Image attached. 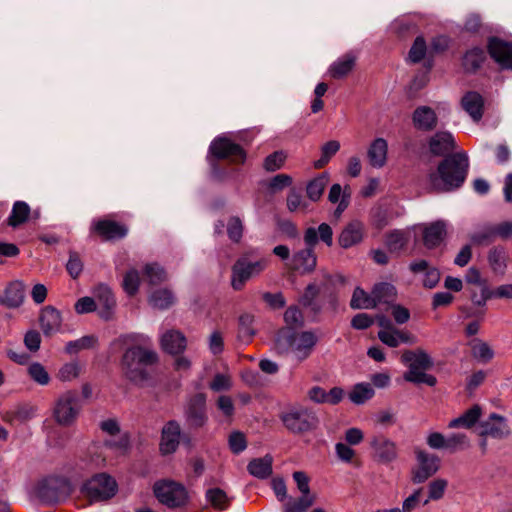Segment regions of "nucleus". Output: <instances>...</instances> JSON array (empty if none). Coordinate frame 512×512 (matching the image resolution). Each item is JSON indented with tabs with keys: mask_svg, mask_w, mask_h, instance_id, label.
I'll use <instances>...</instances> for the list:
<instances>
[{
	"mask_svg": "<svg viewBox=\"0 0 512 512\" xmlns=\"http://www.w3.org/2000/svg\"><path fill=\"white\" fill-rule=\"evenodd\" d=\"M62 485L63 482L57 478H47L38 483L35 494L42 503L53 504L61 499Z\"/></svg>",
	"mask_w": 512,
	"mask_h": 512,
	"instance_id": "dca6fc26",
	"label": "nucleus"
},
{
	"mask_svg": "<svg viewBox=\"0 0 512 512\" xmlns=\"http://www.w3.org/2000/svg\"><path fill=\"white\" fill-rule=\"evenodd\" d=\"M286 159V154L283 151H276L265 158L264 168L267 171H276L280 169Z\"/></svg>",
	"mask_w": 512,
	"mask_h": 512,
	"instance_id": "13d9d810",
	"label": "nucleus"
},
{
	"mask_svg": "<svg viewBox=\"0 0 512 512\" xmlns=\"http://www.w3.org/2000/svg\"><path fill=\"white\" fill-rule=\"evenodd\" d=\"M228 443L231 451L235 454L241 453L247 447L245 435L238 431L230 434Z\"/></svg>",
	"mask_w": 512,
	"mask_h": 512,
	"instance_id": "052dcab7",
	"label": "nucleus"
},
{
	"mask_svg": "<svg viewBox=\"0 0 512 512\" xmlns=\"http://www.w3.org/2000/svg\"><path fill=\"white\" fill-rule=\"evenodd\" d=\"M272 463V456L267 454L264 457L251 460L247 470L252 476L265 479L272 474Z\"/></svg>",
	"mask_w": 512,
	"mask_h": 512,
	"instance_id": "473e14b6",
	"label": "nucleus"
},
{
	"mask_svg": "<svg viewBox=\"0 0 512 512\" xmlns=\"http://www.w3.org/2000/svg\"><path fill=\"white\" fill-rule=\"evenodd\" d=\"M317 343L318 336L312 331L295 332L282 328L277 333L274 349L279 355H291L302 362L312 354Z\"/></svg>",
	"mask_w": 512,
	"mask_h": 512,
	"instance_id": "7ed1b4c3",
	"label": "nucleus"
},
{
	"mask_svg": "<svg viewBox=\"0 0 512 512\" xmlns=\"http://www.w3.org/2000/svg\"><path fill=\"white\" fill-rule=\"evenodd\" d=\"M481 415H482L481 407L477 404L473 405L471 408L466 410L459 417L452 419L448 423V427L451 429H456V428L470 429L478 422Z\"/></svg>",
	"mask_w": 512,
	"mask_h": 512,
	"instance_id": "c756f323",
	"label": "nucleus"
},
{
	"mask_svg": "<svg viewBox=\"0 0 512 512\" xmlns=\"http://www.w3.org/2000/svg\"><path fill=\"white\" fill-rule=\"evenodd\" d=\"M350 306L353 309H373L376 307L373 291L368 294L363 289L357 287L352 295Z\"/></svg>",
	"mask_w": 512,
	"mask_h": 512,
	"instance_id": "e433bc0d",
	"label": "nucleus"
},
{
	"mask_svg": "<svg viewBox=\"0 0 512 512\" xmlns=\"http://www.w3.org/2000/svg\"><path fill=\"white\" fill-rule=\"evenodd\" d=\"M284 320L289 326H301L303 324V314L298 307L291 306L285 311Z\"/></svg>",
	"mask_w": 512,
	"mask_h": 512,
	"instance_id": "e2e57ef3",
	"label": "nucleus"
},
{
	"mask_svg": "<svg viewBox=\"0 0 512 512\" xmlns=\"http://www.w3.org/2000/svg\"><path fill=\"white\" fill-rule=\"evenodd\" d=\"M488 51L502 69L512 70V42L492 37L488 41Z\"/></svg>",
	"mask_w": 512,
	"mask_h": 512,
	"instance_id": "4468645a",
	"label": "nucleus"
},
{
	"mask_svg": "<svg viewBox=\"0 0 512 512\" xmlns=\"http://www.w3.org/2000/svg\"><path fill=\"white\" fill-rule=\"evenodd\" d=\"M97 343V338L93 335L83 336L77 340L69 341L65 350L68 354H76L81 350L93 348Z\"/></svg>",
	"mask_w": 512,
	"mask_h": 512,
	"instance_id": "de8ad7c7",
	"label": "nucleus"
},
{
	"mask_svg": "<svg viewBox=\"0 0 512 512\" xmlns=\"http://www.w3.org/2000/svg\"><path fill=\"white\" fill-rule=\"evenodd\" d=\"M396 334L397 328L382 329L378 332V338L385 345L395 348L399 346V341Z\"/></svg>",
	"mask_w": 512,
	"mask_h": 512,
	"instance_id": "774afa93",
	"label": "nucleus"
},
{
	"mask_svg": "<svg viewBox=\"0 0 512 512\" xmlns=\"http://www.w3.org/2000/svg\"><path fill=\"white\" fill-rule=\"evenodd\" d=\"M463 109L474 121H479L483 116V97L474 91L467 92L461 100Z\"/></svg>",
	"mask_w": 512,
	"mask_h": 512,
	"instance_id": "c85d7f7f",
	"label": "nucleus"
},
{
	"mask_svg": "<svg viewBox=\"0 0 512 512\" xmlns=\"http://www.w3.org/2000/svg\"><path fill=\"white\" fill-rule=\"evenodd\" d=\"M101 429L111 435L112 437H116L110 440L105 441V445L115 449L119 452H125L129 446V439L126 434L118 435L120 432L119 425L116 420L108 419L101 422Z\"/></svg>",
	"mask_w": 512,
	"mask_h": 512,
	"instance_id": "412c9836",
	"label": "nucleus"
},
{
	"mask_svg": "<svg viewBox=\"0 0 512 512\" xmlns=\"http://www.w3.org/2000/svg\"><path fill=\"white\" fill-rule=\"evenodd\" d=\"M91 229L104 240L121 239L128 233V228L124 224L109 219L94 221Z\"/></svg>",
	"mask_w": 512,
	"mask_h": 512,
	"instance_id": "f3484780",
	"label": "nucleus"
},
{
	"mask_svg": "<svg viewBox=\"0 0 512 512\" xmlns=\"http://www.w3.org/2000/svg\"><path fill=\"white\" fill-rule=\"evenodd\" d=\"M315 497L311 494H302L298 499H290L284 504L285 512H305L313 505Z\"/></svg>",
	"mask_w": 512,
	"mask_h": 512,
	"instance_id": "a18cd8bd",
	"label": "nucleus"
},
{
	"mask_svg": "<svg viewBox=\"0 0 512 512\" xmlns=\"http://www.w3.org/2000/svg\"><path fill=\"white\" fill-rule=\"evenodd\" d=\"M81 411L78 393L68 390L62 393L54 406V417L58 424L69 426L73 424Z\"/></svg>",
	"mask_w": 512,
	"mask_h": 512,
	"instance_id": "423d86ee",
	"label": "nucleus"
},
{
	"mask_svg": "<svg viewBox=\"0 0 512 512\" xmlns=\"http://www.w3.org/2000/svg\"><path fill=\"white\" fill-rule=\"evenodd\" d=\"M470 345L472 356L479 362L487 363L494 357V351L491 347L480 339L472 340Z\"/></svg>",
	"mask_w": 512,
	"mask_h": 512,
	"instance_id": "37998d69",
	"label": "nucleus"
},
{
	"mask_svg": "<svg viewBox=\"0 0 512 512\" xmlns=\"http://www.w3.org/2000/svg\"><path fill=\"white\" fill-rule=\"evenodd\" d=\"M149 303L156 309H167L174 303V296L168 289H159L149 296Z\"/></svg>",
	"mask_w": 512,
	"mask_h": 512,
	"instance_id": "a19ab883",
	"label": "nucleus"
},
{
	"mask_svg": "<svg viewBox=\"0 0 512 512\" xmlns=\"http://www.w3.org/2000/svg\"><path fill=\"white\" fill-rule=\"evenodd\" d=\"M376 306L378 304H390L395 300L396 288L389 283H378L373 287Z\"/></svg>",
	"mask_w": 512,
	"mask_h": 512,
	"instance_id": "58836bf2",
	"label": "nucleus"
},
{
	"mask_svg": "<svg viewBox=\"0 0 512 512\" xmlns=\"http://www.w3.org/2000/svg\"><path fill=\"white\" fill-rule=\"evenodd\" d=\"M412 122L417 130L428 132L436 128L438 118L432 108L428 106H419L412 114Z\"/></svg>",
	"mask_w": 512,
	"mask_h": 512,
	"instance_id": "4be33fe9",
	"label": "nucleus"
},
{
	"mask_svg": "<svg viewBox=\"0 0 512 512\" xmlns=\"http://www.w3.org/2000/svg\"><path fill=\"white\" fill-rule=\"evenodd\" d=\"M416 458L418 466L412 472V481L415 484H421L439 470L440 459L425 451H418Z\"/></svg>",
	"mask_w": 512,
	"mask_h": 512,
	"instance_id": "9b49d317",
	"label": "nucleus"
},
{
	"mask_svg": "<svg viewBox=\"0 0 512 512\" xmlns=\"http://www.w3.org/2000/svg\"><path fill=\"white\" fill-rule=\"evenodd\" d=\"M39 324L46 336H50L58 332L62 324L60 312L53 306L44 307L40 312Z\"/></svg>",
	"mask_w": 512,
	"mask_h": 512,
	"instance_id": "b1692460",
	"label": "nucleus"
},
{
	"mask_svg": "<svg viewBox=\"0 0 512 512\" xmlns=\"http://www.w3.org/2000/svg\"><path fill=\"white\" fill-rule=\"evenodd\" d=\"M328 183L329 175L327 173H322L312 179L306 187L308 198L314 202L318 201L321 198Z\"/></svg>",
	"mask_w": 512,
	"mask_h": 512,
	"instance_id": "72a5a7b5",
	"label": "nucleus"
},
{
	"mask_svg": "<svg viewBox=\"0 0 512 512\" xmlns=\"http://www.w3.org/2000/svg\"><path fill=\"white\" fill-rule=\"evenodd\" d=\"M66 268L70 276L76 279L83 270V263L76 252H70Z\"/></svg>",
	"mask_w": 512,
	"mask_h": 512,
	"instance_id": "680f3d73",
	"label": "nucleus"
},
{
	"mask_svg": "<svg viewBox=\"0 0 512 512\" xmlns=\"http://www.w3.org/2000/svg\"><path fill=\"white\" fill-rule=\"evenodd\" d=\"M470 447V440L464 433H451L446 436V450L450 453Z\"/></svg>",
	"mask_w": 512,
	"mask_h": 512,
	"instance_id": "49530a36",
	"label": "nucleus"
},
{
	"mask_svg": "<svg viewBox=\"0 0 512 512\" xmlns=\"http://www.w3.org/2000/svg\"><path fill=\"white\" fill-rule=\"evenodd\" d=\"M186 420L191 427H202L207 420L206 396L198 393L190 398L186 408Z\"/></svg>",
	"mask_w": 512,
	"mask_h": 512,
	"instance_id": "2eb2a0df",
	"label": "nucleus"
},
{
	"mask_svg": "<svg viewBox=\"0 0 512 512\" xmlns=\"http://www.w3.org/2000/svg\"><path fill=\"white\" fill-rule=\"evenodd\" d=\"M144 277L151 285H156L166 280V272L156 263L147 264L144 269Z\"/></svg>",
	"mask_w": 512,
	"mask_h": 512,
	"instance_id": "09e8293b",
	"label": "nucleus"
},
{
	"mask_svg": "<svg viewBox=\"0 0 512 512\" xmlns=\"http://www.w3.org/2000/svg\"><path fill=\"white\" fill-rule=\"evenodd\" d=\"M321 240L328 247L333 244V230L327 223H321L318 228L309 227L304 233V242L306 248L296 251L290 261L289 268L306 274L312 272L317 265V257L314 253V247Z\"/></svg>",
	"mask_w": 512,
	"mask_h": 512,
	"instance_id": "f03ea898",
	"label": "nucleus"
},
{
	"mask_svg": "<svg viewBox=\"0 0 512 512\" xmlns=\"http://www.w3.org/2000/svg\"><path fill=\"white\" fill-rule=\"evenodd\" d=\"M244 231L243 221L238 216H232L227 222V234L231 241L238 243Z\"/></svg>",
	"mask_w": 512,
	"mask_h": 512,
	"instance_id": "5fc2aeb1",
	"label": "nucleus"
},
{
	"mask_svg": "<svg viewBox=\"0 0 512 512\" xmlns=\"http://www.w3.org/2000/svg\"><path fill=\"white\" fill-rule=\"evenodd\" d=\"M93 295L99 304L104 307V311L101 312V316L108 319L110 317L111 310L116 304L110 287L105 284H99L93 289Z\"/></svg>",
	"mask_w": 512,
	"mask_h": 512,
	"instance_id": "7c9ffc66",
	"label": "nucleus"
},
{
	"mask_svg": "<svg viewBox=\"0 0 512 512\" xmlns=\"http://www.w3.org/2000/svg\"><path fill=\"white\" fill-rule=\"evenodd\" d=\"M486 59L484 49L474 47L468 50L463 57V67L466 71L474 72L480 68Z\"/></svg>",
	"mask_w": 512,
	"mask_h": 512,
	"instance_id": "f704fd0d",
	"label": "nucleus"
},
{
	"mask_svg": "<svg viewBox=\"0 0 512 512\" xmlns=\"http://www.w3.org/2000/svg\"><path fill=\"white\" fill-rule=\"evenodd\" d=\"M388 143L384 138H376L369 146L367 157L374 168H382L387 161Z\"/></svg>",
	"mask_w": 512,
	"mask_h": 512,
	"instance_id": "cd10ccee",
	"label": "nucleus"
},
{
	"mask_svg": "<svg viewBox=\"0 0 512 512\" xmlns=\"http://www.w3.org/2000/svg\"><path fill=\"white\" fill-rule=\"evenodd\" d=\"M280 419L285 428L293 434L310 432L318 425L315 412L305 407H294L282 413Z\"/></svg>",
	"mask_w": 512,
	"mask_h": 512,
	"instance_id": "39448f33",
	"label": "nucleus"
},
{
	"mask_svg": "<svg viewBox=\"0 0 512 512\" xmlns=\"http://www.w3.org/2000/svg\"><path fill=\"white\" fill-rule=\"evenodd\" d=\"M158 361L157 353L149 348L134 346L127 349L121 360L124 375L132 382L141 384L149 377L148 367Z\"/></svg>",
	"mask_w": 512,
	"mask_h": 512,
	"instance_id": "20e7f679",
	"label": "nucleus"
},
{
	"mask_svg": "<svg viewBox=\"0 0 512 512\" xmlns=\"http://www.w3.org/2000/svg\"><path fill=\"white\" fill-rule=\"evenodd\" d=\"M181 437V428L178 422H167L161 432L160 452L163 455L172 454L178 448Z\"/></svg>",
	"mask_w": 512,
	"mask_h": 512,
	"instance_id": "a211bd4d",
	"label": "nucleus"
},
{
	"mask_svg": "<svg viewBox=\"0 0 512 512\" xmlns=\"http://www.w3.org/2000/svg\"><path fill=\"white\" fill-rule=\"evenodd\" d=\"M426 54V42L423 37H417L409 51L408 59L417 63L421 61Z\"/></svg>",
	"mask_w": 512,
	"mask_h": 512,
	"instance_id": "4d7b16f0",
	"label": "nucleus"
},
{
	"mask_svg": "<svg viewBox=\"0 0 512 512\" xmlns=\"http://www.w3.org/2000/svg\"><path fill=\"white\" fill-rule=\"evenodd\" d=\"M401 360L405 365H408L409 368H417V369H428L432 366V361L430 356L423 350L405 351Z\"/></svg>",
	"mask_w": 512,
	"mask_h": 512,
	"instance_id": "2f4dec72",
	"label": "nucleus"
},
{
	"mask_svg": "<svg viewBox=\"0 0 512 512\" xmlns=\"http://www.w3.org/2000/svg\"><path fill=\"white\" fill-rule=\"evenodd\" d=\"M81 367L77 362H69L61 366L57 378L62 382H71L79 377Z\"/></svg>",
	"mask_w": 512,
	"mask_h": 512,
	"instance_id": "8fccbe9b",
	"label": "nucleus"
},
{
	"mask_svg": "<svg viewBox=\"0 0 512 512\" xmlns=\"http://www.w3.org/2000/svg\"><path fill=\"white\" fill-rule=\"evenodd\" d=\"M27 374L30 379L40 386L50 383L51 377L47 369L39 362H32L27 367Z\"/></svg>",
	"mask_w": 512,
	"mask_h": 512,
	"instance_id": "79ce46f5",
	"label": "nucleus"
},
{
	"mask_svg": "<svg viewBox=\"0 0 512 512\" xmlns=\"http://www.w3.org/2000/svg\"><path fill=\"white\" fill-rule=\"evenodd\" d=\"M364 235V225L357 220L348 223L341 231L338 242L342 248H350L359 244Z\"/></svg>",
	"mask_w": 512,
	"mask_h": 512,
	"instance_id": "393cba45",
	"label": "nucleus"
},
{
	"mask_svg": "<svg viewBox=\"0 0 512 512\" xmlns=\"http://www.w3.org/2000/svg\"><path fill=\"white\" fill-rule=\"evenodd\" d=\"M25 297V286L20 280L10 282L4 289L2 295H0V303L9 307H19Z\"/></svg>",
	"mask_w": 512,
	"mask_h": 512,
	"instance_id": "5701e85b",
	"label": "nucleus"
},
{
	"mask_svg": "<svg viewBox=\"0 0 512 512\" xmlns=\"http://www.w3.org/2000/svg\"><path fill=\"white\" fill-rule=\"evenodd\" d=\"M208 347L213 355L221 354L224 350L223 335L220 331L215 330L208 339Z\"/></svg>",
	"mask_w": 512,
	"mask_h": 512,
	"instance_id": "0e129e2a",
	"label": "nucleus"
},
{
	"mask_svg": "<svg viewBox=\"0 0 512 512\" xmlns=\"http://www.w3.org/2000/svg\"><path fill=\"white\" fill-rule=\"evenodd\" d=\"M447 485V481L445 479L440 478L430 482L428 486V498L423 502V504L426 505L431 500L441 499L445 493Z\"/></svg>",
	"mask_w": 512,
	"mask_h": 512,
	"instance_id": "603ef678",
	"label": "nucleus"
},
{
	"mask_svg": "<svg viewBox=\"0 0 512 512\" xmlns=\"http://www.w3.org/2000/svg\"><path fill=\"white\" fill-rule=\"evenodd\" d=\"M140 284V276L137 270L130 269L126 272L123 278L122 286L124 291L133 296L137 293Z\"/></svg>",
	"mask_w": 512,
	"mask_h": 512,
	"instance_id": "3c124183",
	"label": "nucleus"
},
{
	"mask_svg": "<svg viewBox=\"0 0 512 512\" xmlns=\"http://www.w3.org/2000/svg\"><path fill=\"white\" fill-rule=\"evenodd\" d=\"M423 244L427 249H434L441 245L447 234V224L443 220L420 224Z\"/></svg>",
	"mask_w": 512,
	"mask_h": 512,
	"instance_id": "ddd939ff",
	"label": "nucleus"
},
{
	"mask_svg": "<svg viewBox=\"0 0 512 512\" xmlns=\"http://www.w3.org/2000/svg\"><path fill=\"white\" fill-rule=\"evenodd\" d=\"M160 344L165 352L179 355L186 349L187 339L182 332L171 329L161 334Z\"/></svg>",
	"mask_w": 512,
	"mask_h": 512,
	"instance_id": "aec40b11",
	"label": "nucleus"
},
{
	"mask_svg": "<svg viewBox=\"0 0 512 512\" xmlns=\"http://www.w3.org/2000/svg\"><path fill=\"white\" fill-rule=\"evenodd\" d=\"M206 498L216 509L223 510L228 506L227 495L219 488L209 489L206 493Z\"/></svg>",
	"mask_w": 512,
	"mask_h": 512,
	"instance_id": "6e6d98bb",
	"label": "nucleus"
},
{
	"mask_svg": "<svg viewBox=\"0 0 512 512\" xmlns=\"http://www.w3.org/2000/svg\"><path fill=\"white\" fill-rule=\"evenodd\" d=\"M374 396V390L369 383H358L354 385L348 394L349 400L357 405L364 404Z\"/></svg>",
	"mask_w": 512,
	"mask_h": 512,
	"instance_id": "4c0bfd02",
	"label": "nucleus"
},
{
	"mask_svg": "<svg viewBox=\"0 0 512 512\" xmlns=\"http://www.w3.org/2000/svg\"><path fill=\"white\" fill-rule=\"evenodd\" d=\"M269 260L262 258L250 262L246 258H240L232 268L231 284L235 290H241L245 283L252 277L259 275L268 266Z\"/></svg>",
	"mask_w": 512,
	"mask_h": 512,
	"instance_id": "6e6552de",
	"label": "nucleus"
},
{
	"mask_svg": "<svg viewBox=\"0 0 512 512\" xmlns=\"http://www.w3.org/2000/svg\"><path fill=\"white\" fill-rule=\"evenodd\" d=\"M489 263L492 267V269L495 272L503 273L506 262H505V254L502 250L499 249H493L490 251L488 256Z\"/></svg>",
	"mask_w": 512,
	"mask_h": 512,
	"instance_id": "bf43d9fd",
	"label": "nucleus"
},
{
	"mask_svg": "<svg viewBox=\"0 0 512 512\" xmlns=\"http://www.w3.org/2000/svg\"><path fill=\"white\" fill-rule=\"evenodd\" d=\"M409 236L402 230H394L386 236V246L391 252H399L407 245Z\"/></svg>",
	"mask_w": 512,
	"mask_h": 512,
	"instance_id": "c03bdc74",
	"label": "nucleus"
},
{
	"mask_svg": "<svg viewBox=\"0 0 512 512\" xmlns=\"http://www.w3.org/2000/svg\"><path fill=\"white\" fill-rule=\"evenodd\" d=\"M469 169L468 156L454 153L444 158L437 170L428 175V188L434 192H450L465 182Z\"/></svg>",
	"mask_w": 512,
	"mask_h": 512,
	"instance_id": "f257e3e1",
	"label": "nucleus"
},
{
	"mask_svg": "<svg viewBox=\"0 0 512 512\" xmlns=\"http://www.w3.org/2000/svg\"><path fill=\"white\" fill-rule=\"evenodd\" d=\"M116 481L105 473L97 474L84 484L86 495L93 501L110 499L117 492Z\"/></svg>",
	"mask_w": 512,
	"mask_h": 512,
	"instance_id": "1a4fd4ad",
	"label": "nucleus"
},
{
	"mask_svg": "<svg viewBox=\"0 0 512 512\" xmlns=\"http://www.w3.org/2000/svg\"><path fill=\"white\" fill-rule=\"evenodd\" d=\"M511 434L508 421L505 417L492 413L489 417L480 423L479 435L482 437H491L494 439H503Z\"/></svg>",
	"mask_w": 512,
	"mask_h": 512,
	"instance_id": "f8f14e48",
	"label": "nucleus"
},
{
	"mask_svg": "<svg viewBox=\"0 0 512 512\" xmlns=\"http://www.w3.org/2000/svg\"><path fill=\"white\" fill-rule=\"evenodd\" d=\"M154 494L162 504L169 508H178L187 504L186 488L174 481H161L154 485Z\"/></svg>",
	"mask_w": 512,
	"mask_h": 512,
	"instance_id": "0eeeda50",
	"label": "nucleus"
},
{
	"mask_svg": "<svg viewBox=\"0 0 512 512\" xmlns=\"http://www.w3.org/2000/svg\"><path fill=\"white\" fill-rule=\"evenodd\" d=\"M375 459L382 463L388 464L397 458L396 444L384 436H375L370 443Z\"/></svg>",
	"mask_w": 512,
	"mask_h": 512,
	"instance_id": "6ab92c4d",
	"label": "nucleus"
},
{
	"mask_svg": "<svg viewBox=\"0 0 512 512\" xmlns=\"http://www.w3.org/2000/svg\"><path fill=\"white\" fill-rule=\"evenodd\" d=\"M328 200L331 203H337L339 200V205L336 209L337 213H342L348 206V200L346 199L345 191L342 192V187L340 184H333L330 188L328 194Z\"/></svg>",
	"mask_w": 512,
	"mask_h": 512,
	"instance_id": "864d4df0",
	"label": "nucleus"
},
{
	"mask_svg": "<svg viewBox=\"0 0 512 512\" xmlns=\"http://www.w3.org/2000/svg\"><path fill=\"white\" fill-rule=\"evenodd\" d=\"M355 58L351 54H346L336 60L329 69L331 77L335 79L346 76L354 67Z\"/></svg>",
	"mask_w": 512,
	"mask_h": 512,
	"instance_id": "c9c22d12",
	"label": "nucleus"
},
{
	"mask_svg": "<svg viewBox=\"0 0 512 512\" xmlns=\"http://www.w3.org/2000/svg\"><path fill=\"white\" fill-rule=\"evenodd\" d=\"M253 318L246 314L239 318V338L249 340L254 335V330L251 328Z\"/></svg>",
	"mask_w": 512,
	"mask_h": 512,
	"instance_id": "69168bd1",
	"label": "nucleus"
},
{
	"mask_svg": "<svg viewBox=\"0 0 512 512\" xmlns=\"http://www.w3.org/2000/svg\"><path fill=\"white\" fill-rule=\"evenodd\" d=\"M287 208L289 211L294 212L297 210H305L307 204L303 201L299 192L291 190L287 196Z\"/></svg>",
	"mask_w": 512,
	"mask_h": 512,
	"instance_id": "338daca9",
	"label": "nucleus"
},
{
	"mask_svg": "<svg viewBox=\"0 0 512 512\" xmlns=\"http://www.w3.org/2000/svg\"><path fill=\"white\" fill-rule=\"evenodd\" d=\"M30 214V207L24 201H16L12 207L11 214L8 218V224L11 227H18L27 221Z\"/></svg>",
	"mask_w": 512,
	"mask_h": 512,
	"instance_id": "ea45409f",
	"label": "nucleus"
},
{
	"mask_svg": "<svg viewBox=\"0 0 512 512\" xmlns=\"http://www.w3.org/2000/svg\"><path fill=\"white\" fill-rule=\"evenodd\" d=\"M409 268L414 274L423 273V286L429 289L434 288L440 280V272L437 268L430 266L426 260H417L410 263Z\"/></svg>",
	"mask_w": 512,
	"mask_h": 512,
	"instance_id": "bb28decb",
	"label": "nucleus"
},
{
	"mask_svg": "<svg viewBox=\"0 0 512 512\" xmlns=\"http://www.w3.org/2000/svg\"><path fill=\"white\" fill-rule=\"evenodd\" d=\"M429 150L435 156H443L455 148L453 135L448 131H439L430 137Z\"/></svg>",
	"mask_w": 512,
	"mask_h": 512,
	"instance_id": "a878e982",
	"label": "nucleus"
},
{
	"mask_svg": "<svg viewBox=\"0 0 512 512\" xmlns=\"http://www.w3.org/2000/svg\"><path fill=\"white\" fill-rule=\"evenodd\" d=\"M209 151L218 159L228 158L234 163H243L246 159L243 148L225 137L215 139Z\"/></svg>",
	"mask_w": 512,
	"mask_h": 512,
	"instance_id": "9d476101",
	"label": "nucleus"
}]
</instances>
